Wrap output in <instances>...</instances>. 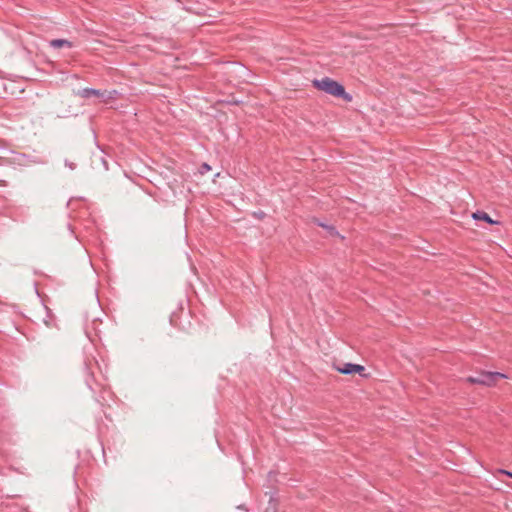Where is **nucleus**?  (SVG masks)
Wrapping results in <instances>:
<instances>
[{
	"instance_id": "8",
	"label": "nucleus",
	"mask_w": 512,
	"mask_h": 512,
	"mask_svg": "<svg viewBox=\"0 0 512 512\" xmlns=\"http://www.w3.org/2000/svg\"><path fill=\"white\" fill-rule=\"evenodd\" d=\"M264 512H278V500L271 497Z\"/></svg>"
},
{
	"instance_id": "3",
	"label": "nucleus",
	"mask_w": 512,
	"mask_h": 512,
	"mask_svg": "<svg viewBox=\"0 0 512 512\" xmlns=\"http://www.w3.org/2000/svg\"><path fill=\"white\" fill-rule=\"evenodd\" d=\"M336 371L344 375L359 374L362 378H368L369 374L365 373V367L360 364L344 363L343 365L333 364Z\"/></svg>"
},
{
	"instance_id": "2",
	"label": "nucleus",
	"mask_w": 512,
	"mask_h": 512,
	"mask_svg": "<svg viewBox=\"0 0 512 512\" xmlns=\"http://www.w3.org/2000/svg\"><path fill=\"white\" fill-rule=\"evenodd\" d=\"M508 376L501 372L492 371H479L475 376H468L465 381L470 384L482 385L486 387H492L496 385L498 380L507 379Z\"/></svg>"
},
{
	"instance_id": "5",
	"label": "nucleus",
	"mask_w": 512,
	"mask_h": 512,
	"mask_svg": "<svg viewBox=\"0 0 512 512\" xmlns=\"http://www.w3.org/2000/svg\"><path fill=\"white\" fill-rule=\"evenodd\" d=\"M83 377L85 379V382L88 386V388L92 391L95 390L94 385L96 384V380L94 377L93 372L91 371V367L85 362L83 366Z\"/></svg>"
},
{
	"instance_id": "1",
	"label": "nucleus",
	"mask_w": 512,
	"mask_h": 512,
	"mask_svg": "<svg viewBox=\"0 0 512 512\" xmlns=\"http://www.w3.org/2000/svg\"><path fill=\"white\" fill-rule=\"evenodd\" d=\"M312 86L318 91H322L335 98H341L345 102H351L353 99L352 95L346 92L342 83L327 76L322 79L312 80Z\"/></svg>"
},
{
	"instance_id": "12",
	"label": "nucleus",
	"mask_w": 512,
	"mask_h": 512,
	"mask_svg": "<svg viewBox=\"0 0 512 512\" xmlns=\"http://www.w3.org/2000/svg\"><path fill=\"white\" fill-rule=\"evenodd\" d=\"M253 216L256 217L257 219L261 220L266 216V214L263 211H258V212H254Z\"/></svg>"
},
{
	"instance_id": "10",
	"label": "nucleus",
	"mask_w": 512,
	"mask_h": 512,
	"mask_svg": "<svg viewBox=\"0 0 512 512\" xmlns=\"http://www.w3.org/2000/svg\"><path fill=\"white\" fill-rule=\"evenodd\" d=\"M227 104H230V105H236V106H239L243 103L242 100H239V99H236L235 97H231V99H228L225 101Z\"/></svg>"
},
{
	"instance_id": "14",
	"label": "nucleus",
	"mask_w": 512,
	"mask_h": 512,
	"mask_svg": "<svg viewBox=\"0 0 512 512\" xmlns=\"http://www.w3.org/2000/svg\"><path fill=\"white\" fill-rule=\"evenodd\" d=\"M65 165L68 166L70 169H75L76 167V164L73 163V162H68V161H65Z\"/></svg>"
},
{
	"instance_id": "16",
	"label": "nucleus",
	"mask_w": 512,
	"mask_h": 512,
	"mask_svg": "<svg viewBox=\"0 0 512 512\" xmlns=\"http://www.w3.org/2000/svg\"><path fill=\"white\" fill-rule=\"evenodd\" d=\"M238 508H239V509H244V510H246V511H247V508H246L244 505H240V506H238Z\"/></svg>"
},
{
	"instance_id": "11",
	"label": "nucleus",
	"mask_w": 512,
	"mask_h": 512,
	"mask_svg": "<svg viewBox=\"0 0 512 512\" xmlns=\"http://www.w3.org/2000/svg\"><path fill=\"white\" fill-rule=\"evenodd\" d=\"M211 170V166L208 163H202L199 168L200 174H205L206 172Z\"/></svg>"
},
{
	"instance_id": "4",
	"label": "nucleus",
	"mask_w": 512,
	"mask_h": 512,
	"mask_svg": "<svg viewBox=\"0 0 512 512\" xmlns=\"http://www.w3.org/2000/svg\"><path fill=\"white\" fill-rule=\"evenodd\" d=\"M77 95L84 99H89L91 97H98V98L102 99L101 102H106L105 92H103L99 89L84 88V89L79 90L77 92Z\"/></svg>"
},
{
	"instance_id": "9",
	"label": "nucleus",
	"mask_w": 512,
	"mask_h": 512,
	"mask_svg": "<svg viewBox=\"0 0 512 512\" xmlns=\"http://www.w3.org/2000/svg\"><path fill=\"white\" fill-rule=\"evenodd\" d=\"M318 226H321L323 227L324 229L327 230V232L331 235V236H337L339 235L337 229L335 226L333 225H329V224H324L322 222H318Z\"/></svg>"
},
{
	"instance_id": "13",
	"label": "nucleus",
	"mask_w": 512,
	"mask_h": 512,
	"mask_svg": "<svg viewBox=\"0 0 512 512\" xmlns=\"http://www.w3.org/2000/svg\"><path fill=\"white\" fill-rule=\"evenodd\" d=\"M498 473L506 475V476L512 478V472L511 471H508V470H505V469H498Z\"/></svg>"
},
{
	"instance_id": "7",
	"label": "nucleus",
	"mask_w": 512,
	"mask_h": 512,
	"mask_svg": "<svg viewBox=\"0 0 512 512\" xmlns=\"http://www.w3.org/2000/svg\"><path fill=\"white\" fill-rule=\"evenodd\" d=\"M50 46L56 49L62 47L71 48L73 46V43L66 39H53L50 41Z\"/></svg>"
},
{
	"instance_id": "6",
	"label": "nucleus",
	"mask_w": 512,
	"mask_h": 512,
	"mask_svg": "<svg viewBox=\"0 0 512 512\" xmlns=\"http://www.w3.org/2000/svg\"><path fill=\"white\" fill-rule=\"evenodd\" d=\"M472 218L475 220V221H483V222H486L487 224L489 225H499L500 224V221H497V220H493L488 213H486L485 211H481V210H477L476 212H474L472 214Z\"/></svg>"
},
{
	"instance_id": "15",
	"label": "nucleus",
	"mask_w": 512,
	"mask_h": 512,
	"mask_svg": "<svg viewBox=\"0 0 512 512\" xmlns=\"http://www.w3.org/2000/svg\"><path fill=\"white\" fill-rule=\"evenodd\" d=\"M45 324L48 326V327H52L55 325L54 321L51 320V321H48V320H44Z\"/></svg>"
}]
</instances>
